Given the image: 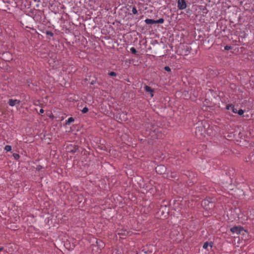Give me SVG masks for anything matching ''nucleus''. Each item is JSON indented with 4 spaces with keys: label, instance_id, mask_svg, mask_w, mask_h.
Segmentation results:
<instances>
[{
    "label": "nucleus",
    "instance_id": "13",
    "mask_svg": "<svg viewBox=\"0 0 254 254\" xmlns=\"http://www.w3.org/2000/svg\"><path fill=\"white\" fill-rule=\"evenodd\" d=\"M130 51L132 54H134V55H135L137 52L136 50L135 49V48L134 47L131 48L130 49Z\"/></svg>",
    "mask_w": 254,
    "mask_h": 254
},
{
    "label": "nucleus",
    "instance_id": "25",
    "mask_svg": "<svg viewBox=\"0 0 254 254\" xmlns=\"http://www.w3.org/2000/svg\"><path fill=\"white\" fill-rule=\"evenodd\" d=\"M225 50H229L231 49V47L229 46H226L224 48Z\"/></svg>",
    "mask_w": 254,
    "mask_h": 254
},
{
    "label": "nucleus",
    "instance_id": "2",
    "mask_svg": "<svg viewBox=\"0 0 254 254\" xmlns=\"http://www.w3.org/2000/svg\"><path fill=\"white\" fill-rule=\"evenodd\" d=\"M230 230L233 233L239 234L242 231H244V228L241 226H235L231 228Z\"/></svg>",
    "mask_w": 254,
    "mask_h": 254
},
{
    "label": "nucleus",
    "instance_id": "8",
    "mask_svg": "<svg viewBox=\"0 0 254 254\" xmlns=\"http://www.w3.org/2000/svg\"><path fill=\"white\" fill-rule=\"evenodd\" d=\"M144 89L146 92H149L150 93V95L151 97L153 96V90L150 86L146 85L144 87Z\"/></svg>",
    "mask_w": 254,
    "mask_h": 254
},
{
    "label": "nucleus",
    "instance_id": "10",
    "mask_svg": "<svg viewBox=\"0 0 254 254\" xmlns=\"http://www.w3.org/2000/svg\"><path fill=\"white\" fill-rule=\"evenodd\" d=\"M145 22L147 24H156V22L155 20L151 19H146L145 20Z\"/></svg>",
    "mask_w": 254,
    "mask_h": 254
},
{
    "label": "nucleus",
    "instance_id": "1",
    "mask_svg": "<svg viewBox=\"0 0 254 254\" xmlns=\"http://www.w3.org/2000/svg\"><path fill=\"white\" fill-rule=\"evenodd\" d=\"M161 127H158L155 123H148L146 124V131L152 139L162 137Z\"/></svg>",
    "mask_w": 254,
    "mask_h": 254
},
{
    "label": "nucleus",
    "instance_id": "17",
    "mask_svg": "<svg viewBox=\"0 0 254 254\" xmlns=\"http://www.w3.org/2000/svg\"><path fill=\"white\" fill-rule=\"evenodd\" d=\"M82 113L83 114L86 113L88 111V108L86 107L83 108L82 110Z\"/></svg>",
    "mask_w": 254,
    "mask_h": 254
},
{
    "label": "nucleus",
    "instance_id": "19",
    "mask_svg": "<svg viewBox=\"0 0 254 254\" xmlns=\"http://www.w3.org/2000/svg\"><path fill=\"white\" fill-rule=\"evenodd\" d=\"M109 75L111 76H116L117 75V73L114 71H111L109 73Z\"/></svg>",
    "mask_w": 254,
    "mask_h": 254
},
{
    "label": "nucleus",
    "instance_id": "18",
    "mask_svg": "<svg viewBox=\"0 0 254 254\" xmlns=\"http://www.w3.org/2000/svg\"><path fill=\"white\" fill-rule=\"evenodd\" d=\"M233 106L232 104H228L226 106V109L227 110H231L232 108H233Z\"/></svg>",
    "mask_w": 254,
    "mask_h": 254
},
{
    "label": "nucleus",
    "instance_id": "30",
    "mask_svg": "<svg viewBox=\"0 0 254 254\" xmlns=\"http://www.w3.org/2000/svg\"><path fill=\"white\" fill-rule=\"evenodd\" d=\"M35 2L39 1V0H33Z\"/></svg>",
    "mask_w": 254,
    "mask_h": 254
},
{
    "label": "nucleus",
    "instance_id": "7",
    "mask_svg": "<svg viewBox=\"0 0 254 254\" xmlns=\"http://www.w3.org/2000/svg\"><path fill=\"white\" fill-rule=\"evenodd\" d=\"M20 101L16 99H10L8 100V104L10 106H14L16 104H19Z\"/></svg>",
    "mask_w": 254,
    "mask_h": 254
},
{
    "label": "nucleus",
    "instance_id": "20",
    "mask_svg": "<svg viewBox=\"0 0 254 254\" xmlns=\"http://www.w3.org/2000/svg\"><path fill=\"white\" fill-rule=\"evenodd\" d=\"M13 156L14 158L15 159H16V160L18 159L19 158V157H20L19 155L18 154H17V153H14L13 154Z\"/></svg>",
    "mask_w": 254,
    "mask_h": 254
},
{
    "label": "nucleus",
    "instance_id": "32",
    "mask_svg": "<svg viewBox=\"0 0 254 254\" xmlns=\"http://www.w3.org/2000/svg\"><path fill=\"white\" fill-rule=\"evenodd\" d=\"M172 177H174V178H175V177H176V176H175V175H172Z\"/></svg>",
    "mask_w": 254,
    "mask_h": 254
},
{
    "label": "nucleus",
    "instance_id": "11",
    "mask_svg": "<svg viewBox=\"0 0 254 254\" xmlns=\"http://www.w3.org/2000/svg\"><path fill=\"white\" fill-rule=\"evenodd\" d=\"M209 246L211 248H212V246H213V243H209L208 242H206L203 244V248L204 249H207Z\"/></svg>",
    "mask_w": 254,
    "mask_h": 254
},
{
    "label": "nucleus",
    "instance_id": "16",
    "mask_svg": "<svg viewBox=\"0 0 254 254\" xmlns=\"http://www.w3.org/2000/svg\"><path fill=\"white\" fill-rule=\"evenodd\" d=\"M132 12L133 14H137V10L135 6L132 7Z\"/></svg>",
    "mask_w": 254,
    "mask_h": 254
},
{
    "label": "nucleus",
    "instance_id": "5",
    "mask_svg": "<svg viewBox=\"0 0 254 254\" xmlns=\"http://www.w3.org/2000/svg\"><path fill=\"white\" fill-rule=\"evenodd\" d=\"M67 151L72 153H75L78 150V147L77 145H69L67 147Z\"/></svg>",
    "mask_w": 254,
    "mask_h": 254
},
{
    "label": "nucleus",
    "instance_id": "12",
    "mask_svg": "<svg viewBox=\"0 0 254 254\" xmlns=\"http://www.w3.org/2000/svg\"><path fill=\"white\" fill-rule=\"evenodd\" d=\"M74 121V119L72 117H70L68 119V120L66 121L65 124L66 125H69L70 123L73 122Z\"/></svg>",
    "mask_w": 254,
    "mask_h": 254
},
{
    "label": "nucleus",
    "instance_id": "29",
    "mask_svg": "<svg viewBox=\"0 0 254 254\" xmlns=\"http://www.w3.org/2000/svg\"><path fill=\"white\" fill-rule=\"evenodd\" d=\"M42 168L41 166H39V167H38V168H37V169L40 170V168Z\"/></svg>",
    "mask_w": 254,
    "mask_h": 254
},
{
    "label": "nucleus",
    "instance_id": "27",
    "mask_svg": "<svg viewBox=\"0 0 254 254\" xmlns=\"http://www.w3.org/2000/svg\"><path fill=\"white\" fill-rule=\"evenodd\" d=\"M44 110H43V109H41L40 110V113L42 114V113H44Z\"/></svg>",
    "mask_w": 254,
    "mask_h": 254
},
{
    "label": "nucleus",
    "instance_id": "24",
    "mask_svg": "<svg viewBox=\"0 0 254 254\" xmlns=\"http://www.w3.org/2000/svg\"><path fill=\"white\" fill-rule=\"evenodd\" d=\"M232 111L234 113H237V109L235 108L234 106H233V108H232Z\"/></svg>",
    "mask_w": 254,
    "mask_h": 254
},
{
    "label": "nucleus",
    "instance_id": "14",
    "mask_svg": "<svg viewBox=\"0 0 254 254\" xmlns=\"http://www.w3.org/2000/svg\"><path fill=\"white\" fill-rule=\"evenodd\" d=\"M156 24L157 23H163L164 22V19L162 18L159 19L158 20H155Z\"/></svg>",
    "mask_w": 254,
    "mask_h": 254
},
{
    "label": "nucleus",
    "instance_id": "3",
    "mask_svg": "<svg viewBox=\"0 0 254 254\" xmlns=\"http://www.w3.org/2000/svg\"><path fill=\"white\" fill-rule=\"evenodd\" d=\"M187 7L185 0H178V8L180 10L184 9Z\"/></svg>",
    "mask_w": 254,
    "mask_h": 254
},
{
    "label": "nucleus",
    "instance_id": "23",
    "mask_svg": "<svg viewBox=\"0 0 254 254\" xmlns=\"http://www.w3.org/2000/svg\"><path fill=\"white\" fill-rule=\"evenodd\" d=\"M164 69L166 70V71H171V68H170L169 66H165L164 67Z\"/></svg>",
    "mask_w": 254,
    "mask_h": 254
},
{
    "label": "nucleus",
    "instance_id": "21",
    "mask_svg": "<svg viewBox=\"0 0 254 254\" xmlns=\"http://www.w3.org/2000/svg\"><path fill=\"white\" fill-rule=\"evenodd\" d=\"M46 34L48 35H50L51 36H53L54 35V34L53 32H52L51 31H46Z\"/></svg>",
    "mask_w": 254,
    "mask_h": 254
},
{
    "label": "nucleus",
    "instance_id": "31",
    "mask_svg": "<svg viewBox=\"0 0 254 254\" xmlns=\"http://www.w3.org/2000/svg\"><path fill=\"white\" fill-rule=\"evenodd\" d=\"M3 250L2 248H0V252H1Z\"/></svg>",
    "mask_w": 254,
    "mask_h": 254
},
{
    "label": "nucleus",
    "instance_id": "26",
    "mask_svg": "<svg viewBox=\"0 0 254 254\" xmlns=\"http://www.w3.org/2000/svg\"><path fill=\"white\" fill-rule=\"evenodd\" d=\"M209 202L208 200H204L202 202V204H206V203Z\"/></svg>",
    "mask_w": 254,
    "mask_h": 254
},
{
    "label": "nucleus",
    "instance_id": "15",
    "mask_svg": "<svg viewBox=\"0 0 254 254\" xmlns=\"http://www.w3.org/2000/svg\"><path fill=\"white\" fill-rule=\"evenodd\" d=\"M4 149L6 151H10L11 150V146L10 145H6L4 147Z\"/></svg>",
    "mask_w": 254,
    "mask_h": 254
},
{
    "label": "nucleus",
    "instance_id": "9",
    "mask_svg": "<svg viewBox=\"0 0 254 254\" xmlns=\"http://www.w3.org/2000/svg\"><path fill=\"white\" fill-rule=\"evenodd\" d=\"M96 244L100 249L103 248L105 246L104 243L101 240H97Z\"/></svg>",
    "mask_w": 254,
    "mask_h": 254
},
{
    "label": "nucleus",
    "instance_id": "28",
    "mask_svg": "<svg viewBox=\"0 0 254 254\" xmlns=\"http://www.w3.org/2000/svg\"><path fill=\"white\" fill-rule=\"evenodd\" d=\"M94 83H95V81H94V80H93V81H92L91 82L90 84L93 85V84H94Z\"/></svg>",
    "mask_w": 254,
    "mask_h": 254
},
{
    "label": "nucleus",
    "instance_id": "4",
    "mask_svg": "<svg viewBox=\"0 0 254 254\" xmlns=\"http://www.w3.org/2000/svg\"><path fill=\"white\" fill-rule=\"evenodd\" d=\"M155 170H156V172L158 174H163L165 173L166 168L164 165H161L157 166L156 167Z\"/></svg>",
    "mask_w": 254,
    "mask_h": 254
},
{
    "label": "nucleus",
    "instance_id": "6",
    "mask_svg": "<svg viewBox=\"0 0 254 254\" xmlns=\"http://www.w3.org/2000/svg\"><path fill=\"white\" fill-rule=\"evenodd\" d=\"M204 130L203 126H200L196 127L195 134L196 135L198 136L199 135H202V131Z\"/></svg>",
    "mask_w": 254,
    "mask_h": 254
},
{
    "label": "nucleus",
    "instance_id": "22",
    "mask_svg": "<svg viewBox=\"0 0 254 254\" xmlns=\"http://www.w3.org/2000/svg\"><path fill=\"white\" fill-rule=\"evenodd\" d=\"M239 115H242L244 114V111L242 109H240L237 113Z\"/></svg>",
    "mask_w": 254,
    "mask_h": 254
}]
</instances>
